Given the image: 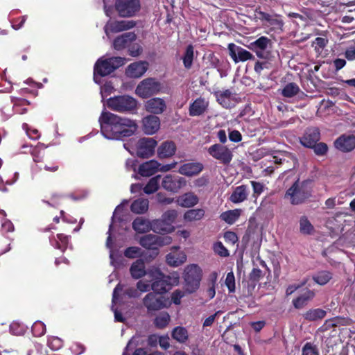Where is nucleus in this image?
Returning <instances> with one entry per match:
<instances>
[{
    "mask_svg": "<svg viewBox=\"0 0 355 355\" xmlns=\"http://www.w3.org/2000/svg\"><path fill=\"white\" fill-rule=\"evenodd\" d=\"M98 122L102 135L107 139L119 140L133 135L138 125L136 121L103 110Z\"/></svg>",
    "mask_w": 355,
    "mask_h": 355,
    "instance_id": "f257e3e1",
    "label": "nucleus"
},
{
    "mask_svg": "<svg viewBox=\"0 0 355 355\" xmlns=\"http://www.w3.org/2000/svg\"><path fill=\"white\" fill-rule=\"evenodd\" d=\"M125 58L122 57H112L107 59L100 58L94 67V80L101 83V77L106 76L125 64Z\"/></svg>",
    "mask_w": 355,
    "mask_h": 355,
    "instance_id": "f03ea898",
    "label": "nucleus"
},
{
    "mask_svg": "<svg viewBox=\"0 0 355 355\" xmlns=\"http://www.w3.org/2000/svg\"><path fill=\"white\" fill-rule=\"evenodd\" d=\"M137 101L128 95L112 97L107 101L110 109L120 113H133L137 109Z\"/></svg>",
    "mask_w": 355,
    "mask_h": 355,
    "instance_id": "7ed1b4c3",
    "label": "nucleus"
},
{
    "mask_svg": "<svg viewBox=\"0 0 355 355\" xmlns=\"http://www.w3.org/2000/svg\"><path fill=\"white\" fill-rule=\"evenodd\" d=\"M149 274L155 280L151 284V288L157 293H165L167 291V286H175L179 283L178 274L173 276L164 275L157 268L151 269Z\"/></svg>",
    "mask_w": 355,
    "mask_h": 355,
    "instance_id": "20e7f679",
    "label": "nucleus"
},
{
    "mask_svg": "<svg viewBox=\"0 0 355 355\" xmlns=\"http://www.w3.org/2000/svg\"><path fill=\"white\" fill-rule=\"evenodd\" d=\"M202 276V271L197 264H189L184 268L183 279L187 293H193L198 289Z\"/></svg>",
    "mask_w": 355,
    "mask_h": 355,
    "instance_id": "39448f33",
    "label": "nucleus"
},
{
    "mask_svg": "<svg viewBox=\"0 0 355 355\" xmlns=\"http://www.w3.org/2000/svg\"><path fill=\"white\" fill-rule=\"evenodd\" d=\"M114 9L121 17H135L141 9V0H114Z\"/></svg>",
    "mask_w": 355,
    "mask_h": 355,
    "instance_id": "423d86ee",
    "label": "nucleus"
},
{
    "mask_svg": "<svg viewBox=\"0 0 355 355\" xmlns=\"http://www.w3.org/2000/svg\"><path fill=\"white\" fill-rule=\"evenodd\" d=\"M178 216L176 210L165 211L160 219L153 220V231L158 234H168L174 230L173 223Z\"/></svg>",
    "mask_w": 355,
    "mask_h": 355,
    "instance_id": "0eeeda50",
    "label": "nucleus"
},
{
    "mask_svg": "<svg viewBox=\"0 0 355 355\" xmlns=\"http://www.w3.org/2000/svg\"><path fill=\"white\" fill-rule=\"evenodd\" d=\"M310 196V192L304 184L297 180L287 190L284 197L289 199L292 205H299L304 202Z\"/></svg>",
    "mask_w": 355,
    "mask_h": 355,
    "instance_id": "6e6552de",
    "label": "nucleus"
},
{
    "mask_svg": "<svg viewBox=\"0 0 355 355\" xmlns=\"http://www.w3.org/2000/svg\"><path fill=\"white\" fill-rule=\"evenodd\" d=\"M161 85L155 78H148L141 81L135 89V94L142 98H147L159 92Z\"/></svg>",
    "mask_w": 355,
    "mask_h": 355,
    "instance_id": "1a4fd4ad",
    "label": "nucleus"
},
{
    "mask_svg": "<svg viewBox=\"0 0 355 355\" xmlns=\"http://www.w3.org/2000/svg\"><path fill=\"white\" fill-rule=\"evenodd\" d=\"M144 306L148 311H158L171 305L168 299L155 293H148L143 299Z\"/></svg>",
    "mask_w": 355,
    "mask_h": 355,
    "instance_id": "9d476101",
    "label": "nucleus"
},
{
    "mask_svg": "<svg viewBox=\"0 0 355 355\" xmlns=\"http://www.w3.org/2000/svg\"><path fill=\"white\" fill-rule=\"evenodd\" d=\"M171 241L172 239L168 236L147 234L141 237L139 244L146 249L157 250L159 247L167 245Z\"/></svg>",
    "mask_w": 355,
    "mask_h": 355,
    "instance_id": "9b49d317",
    "label": "nucleus"
},
{
    "mask_svg": "<svg viewBox=\"0 0 355 355\" xmlns=\"http://www.w3.org/2000/svg\"><path fill=\"white\" fill-rule=\"evenodd\" d=\"M207 151L213 158L225 165L229 164L233 158L232 150L222 144H216L211 145Z\"/></svg>",
    "mask_w": 355,
    "mask_h": 355,
    "instance_id": "f8f14e48",
    "label": "nucleus"
},
{
    "mask_svg": "<svg viewBox=\"0 0 355 355\" xmlns=\"http://www.w3.org/2000/svg\"><path fill=\"white\" fill-rule=\"evenodd\" d=\"M157 141L153 138L144 137L137 144V155L139 157L148 158L154 154Z\"/></svg>",
    "mask_w": 355,
    "mask_h": 355,
    "instance_id": "ddd939ff",
    "label": "nucleus"
},
{
    "mask_svg": "<svg viewBox=\"0 0 355 355\" xmlns=\"http://www.w3.org/2000/svg\"><path fill=\"white\" fill-rule=\"evenodd\" d=\"M186 180L175 175H166L162 181V187L167 191L177 193L186 185Z\"/></svg>",
    "mask_w": 355,
    "mask_h": 355,
    "instance_id": "4468645a",
    "label": "nucleus"
},
{
    "mask_svg": "<svg viewBox=\"0 0 355 355\" xmlns=\"http://www.w3.org/2000/svg\"><path fill=\"white\" fill-rule=\"evenodd\" d=\"M136 22L133 20L109 21L104 27L107 37H110L111 33L127 31L134 28Z\"/></svg>",
    "mask_w": 355,
    "mask_h": 355,
    "instance_id": "2eb2a0df",
    "label": "nucleus"
},
{
    "mask_svg": "<svg viewBox=\"0 0 355 355\" xmlns=\"http://www.w3.org/2000/svg\"><path fill=\"white\" fill-rule=\"evenodd\" d=\"M227 49L229 55L236 64L240 62L254 60V56L250 51L234 43L229 44Z\"/></svg>",
    "mask_w": 355,
    "mask_h": 355,
    "instance_id": "dca6fc26",
    "label": "nucleus"
},
{
    "mask_svg": "<svg viewBox=\"0 0 355 355\" xmlns=\"http://www.w3.org/2000/svg\"><path fill=\"white\" fill-rule=\"evenodd\" d=\"M271 45V40L265 36H261L255 41L251 42L248 48L254 52L256 55L261 59H265L268 56L266 50Z\"/></svg>",
    "mask_w": 355,
    "mask_h": 355,
    "instance_id": "f3484780",
    "label": "nucleus"
},
{
    "mask_svg": "<svg viewBox=\"0 0 355 355\" xmlns=\"http://www.w3.org/2000/svg\"><path fill=\"white\" fill-rule=\"evenodd\" d=\"M166 107L167 105L165 100L159 97L151 98L144 103L146 111L155 116L164 112Z\"/></svg>",
    "mask_w": 355,
    "mask_h": 355,
    "instance_id": "a211bd4d",
    "label": "nucleus"
},
{
    "mask_svg": "<svg viewBox=\"0 0 355 355\" xmlns=\"http://www.w3.org/2000/svg\"><path fill=\"white\" fill-rule=\"evenodd\" d=\"M187 258L185 252L180 250L179 247H173L171 252L166 256V261L170 266L178 267L186 262Z\"/></svg>",
    "mask_w": 355,
    "mask_h": 355,
    "instance_id": "6ab92c4d",
    "label": "nucleus"
},
{
    "mask_svg": "<svg viewBox=\"0 0 355 355\" xmlns=\"http://www.w3.org/2000/svg\"><path fill=\"white\" fill-rule=\"evenodd\" d=\"M148 67V64L145 61L133 62L127 67L125 74L130 78H139L146 73Z\"/></svg>",
    "mask_w": 355,
    "mask_h": 355,
    "instance_id": "aec40b11",
    "label": "nucleus"
},
{
    "mask_svg": "<svg viewBox=\"0 0 355 355\" xmlns=\"http://www.w3.org/2000/svg\"><path fill=\"white\" fill-rule=\"evenodd\" d=\"M209 102L205 98L198 97L190 103L189 114L191 116L202 115L207 110Z\"/></svg>",
    "mask_w": 355,
    "mask_h": 355,
    "instance_id": "412c9836",
    "label": "nucleus"
},
{
    "mask_svg": "<svg viewBox=\"0 0 355 355\" xmlns=\"http://www.w3.org/2000/svg\"><path fill=\"white\" fill-rule=\"evenodd\" d=\"M142 125L146 135H153L159 129L160 120L155 115H148L143 119Z\"/></svg>",
    "mask_w": 355,
    "mask_h": 355,
    "instance_id": "4be33fe9",
    "label": "nucleus"
},
{
    "mask_svg": "<svg viewBox=\"0 0 355 355\" xmlns=\"http://www.w3.org/2000/svg\"><path fill=\"white\" fill-rule=\"evenodd\" d=\"M320 139V131L316 128H308L304 136L300 139L302 145L307 148H312Z\"/></svg>",
    "mask_w": 355,
    "mask_h": 355,
    "instance_id": "5701e85b",
    "label": "nucleus"
},
{
    "mask_svg": "<svg viewBox=\"0 0 355 355\" xmlns=\"http://www.w3.org/2000/svg\"><path fill=\"white\" fill-rule=\"evenodd\" d=\"M335 146L338 150L343 152H349L355 148L354 136H341L335 141Z\"/></svg>",
    "mask_w": 355,
    "mask_h": 355,
    "instance_id": "b1692460",
    "label": "nucleus"
},
{
    "mask_svg": "<svg viewBox=\"0 0 355 355\" xmlns=\"http://www.w3.org/2000/svg\"><path fill=\"white\" fill-rule=\"evenodd\" d=\"M249 195V189L246 185H241L235 187L229 198L234 204H239L247 200Z\"/></svg>",
    "mask_w": 355,
    "mask_h": 355,
    "instance_id": "393cba45",
    "label": "nucleus"
},
{
    "mask_svg": "<svg viewBox=\"0 0 355 355\" xmlns=\"http://www.w3.org/2000/svg\"><path fill=\"white\" fill-rule=\"evenodd\" d=\"M160 164L154 159L141 164L138 168V173L143 177H149L154 175L159 170Z\"/></svg>",
    "mask_w": 355,
    "mask_h": 355,
    "instance_id": "a878e982",
    "label": "nucleus"
},
{
    "mask_svg": "<svg viewBox=\"0 0 355 355\" xmlns=\"http://www.w3.org/2000/svg\"><path fill=\"white\" fill-rule=\"evenodd\" d=\"M260 18L266 21L273 29L282 31L284 23L280 15L261 12Z\"/></svg>",
    "mask_w": 355,
    "mask_h": 355,
    "instance_id": "bb28decb",
    "label": "nucleus"
},
{
    "mask_svg": "<svg viewBox=\"0 0 355 355\" xmlns=\"http://www.w3.org/2000/svg\"><path fill=\"white\" fill-rule=\"evenodd\" d=\"M136 40V35L132 32H128L117 37L113 42V47L116 50H121L128 46Z\"/></svg>",
    "mask_w": 355,
    "mask_h": 355,
    "instance_id": "cd10ccee",
    "label": "nucleus"
},
{
    "mask_svg": "<svg viewBox=\"0 0 355 355\" xmlns=\"http://www.w3.org/2000/svg\"><path fill=\"white\" fill-rule=\"evenodd\" d=\"M203 169V165L199 162H190L184 164L178 170V172L186 176H193L199 174Z\"/></svg>",
    "mask_w": 355,
    "mask_h": 355,
    "instance_id": "c85d7f7f",
    "label": "nucleus"
},
{
    "mask_svg": "<svg viewBox=\"0 0 355 355\" xmlns=\"http://www.w3.org/2000/svg\"><path fill=\"white\" fill-rule=\"evenodd\" d=\"M132 228L137 233L142 234L153 230V221L144 217H137L132 222Z\"/></svg>",
    "mask_w": 355,
    "mask_h": 355,
    "instance_id": "c756f323",
    "label": "nucleus"
},
{
    "mask_svg": "<svg viewBox=\"0 0 355 355\" xmlns=\"http://www.w3.org/2000/svg\"><path fill=\"white\" fill-rule=\"evenodd\" d=\"M198 197L192 192H188L180 196L177 199L178 205L182 207H192L198 203Z\"/></svg>",
    "mask_w": 355,
    "mask_h": 355,
    "instance_id": "7c9ffc66",
    "label": "nucleus"
},
{
    "mask_svg": "<svg viewBox=\"0 0 355 355\" xmlns=\"http://www.w3.org/2000/svg\"><path fill=\"white\" fill-rule=\"evenodd\" d=\"M176 147L173 141L162 143L157 149V155L159 158L172 157L175 153Z\"/></svg>",
    "mask_w": 355,
    "mask_h": 355,
    "instance_id": "2f4dec72",
    "label": "nucleus"
},
{
    "mask_svg": "<svg viewBox=\"0 0 355 355\" xmlns=\"http://www.w3.org/2000/svg\"><path fill=\"white\" fill-rule=\"evenodd\" d=\"M130 271L134 279L144 277L146 274L144 261L142 259L136 260L132 263Z\"/></svg>",
    "mask_w": 355,
    "mask_h": 355,
    "instance_id": "473e14b6",
    "label": "nucleus"
},
{
    "mask_svg": "<svg viewBox=\"0 0 355 355\" xmlns=\"http://www.w3.org/2000/svg\"><path fill=\"white\" fill-rule=\"evenodd\" d=\"M315 294L313 291L307 290L296 299L293 300V304L295 309H300L305 306L311 300Z\"/></svg>",
    "mask_w": 355,
    "mask_h": 355,
    "instance_id": "72a5a7b5",
    "label": "nucleus"
},
{
    "mask_svg": "<svg viewBox=\"0 0 355 355\" xmlns=\"http://www.w3.org/2000/svg\"><path fill=\"white\" fill-rule=\"evenodd\" d=\"M242 209H235L223 212L220 215V218L227 224H234L240 217Z\"/></svg>",
    "mask_w": 355,
    "mask_h": 355,
    "instance_id": "f704fd0d",
    "label": "nucleus"
},
{
    "mask_svg": "<svg viewBox=\"0 0 355 355\" xmlns=\"http://www.w3.org/2000/svg\"><path fill=\"white\" fill-rule=\"evenodd\" d=\"M217 101L225 108H230L232 106L231 101L232 92L230 89L218 92L215 94Z\"/></svg>",
    "mask_w": 355,
    "mask_h": 355,
    "instance_id": "c9c22d12",
    "label": "nucleus"
},
{
    "mask_svg": "<svg viewBox=\"0 0 355 355\" xmlns=\"http://www.w3.org/2000/svg\"><path fill=\"white\" fill-rule=\"evenodd\" d=\"M148 200L146 198L135 200L131 205V211L135 214H144L148 209Z\"/></svg>",
    "mask_w": 355,
    "mask_h": 355,
    "instance_id": "e433bc0d",
    "label": "nucleus"
},
{
    "mask_svg": "<svg viewBox=\"0 0 355 355\" xmlns=\"http://www.w3.org/2000/svg\"><path fill=\"white\" fill-rule=\"evenodd\" d=\"M172 338L180 343H184L189 338L188 331L185 327H176L171 333Z\"/></svg>",
    "mask_w": 355,
    "mask_h": 355,
    "instance_id": "4c0bfd02",
    "label": "nucleus"
},
{
    "mask_svg": "<svg viewBox=\"0 0 355 355\" xmlns=\"http://www.w3.org/2000/svg\"><path fill=\"white\" fill-rule=\"evenodd\" d=\"M205 214V211L203 209H189L184 213V219L189 222L200 220L204 217Z\"/></svg>",
    "mask_w": 355,
    "mask_h": 355,
    "instance_id": "58836bf2",
    "label": "nucleus"
},
{
    "mask_svg": "<svg viewBox=\"0 0 355 355\" xmlns=\"http://www.w3.org/2000/svg\"><path fill=\"white\" fill-rule=\"evenodd\" d=\"M123 290V286L121 284H118L113 291L112 295V310L114 313V320L116 322H123L124 318L122 315V314L119 312L116 309H114V304L116 303V300H118L119 293L121 292Z\"/></svg>",
    "mask_w": 355,
    "mask_h": 355,
    "instance_id": "ea45409f",
    "label": "nucleus"
},
{
    "mask_svg": "<svg viewBox=\"0 0 355 355\" xmlns=\"http://www.w3.org/2000/svg\"><path fill=\"white\" fill-rule=\"evenodd\" d=\"M326 315V311L321 309H310L304 314V318L309 321L321 320Z\"/></svg>",
    "mask_w": 355,
    "mask_h": 355,
    "instance_id": "a19ab883",
    "label": "nucleus"
},
{
    "mask_svg": "<svg viewBox=\"0 0 355 355\" xmlns=\"http://www.w3.org/2000/svg\"><path fill=\"white\" fill-rule=\"evenodd\" d=\"M160 178L161 175H159L150 178L144 188V193L146 194H151L157 191L159 189Z\"/></svg>",
    "mask_w": 355,
    "mask_h": 355,
    "instance_id": "79ce46f5",
    "label": "nucleus"
},
{
    "mask_svg": "<svg viewBox=\"0 0 355 355\" xmlns=\"http://www.w3.org/2000/svg\"><path fill=\"white\" fill-rule=\"evenodd\" d=\"M300 231L302 234L309 235L313 233L314 227L306 216L300 218Z\"/></svg>",
    "mask_w": 355,
    "mask_h": 355,
    "instance_id": "37998d69",
    "label": "nucleus"
},
{
    "mask_svg": "<svg viewBox=\"0 0 355 355\" xmlns=\"http://www.w3.org/2000/svg\"><path fill=\"white\" fill-rule=\"evenodd\" d=\"M171 317L166 312L160 313L154 320V324L158 329L165 328L169 323Z\"/></svg>",
    "mask_w": 355,
    "mask_h": 355,
    "instance_id": "c03bdc74",
    "label": "nucleus"
},
{
    "mask_svg": "<svg viewBox=\"0 0 355 355\" xmlns=\"http://www.w3.org/2000/svg\"><path fill=\"white\" fill-rule=\"evenodd\" d=\"M300 92L299 86L294 83H290L283 88L282 94L284 97L291 98L295 96Z\"/></svg>",
    "mask_w": 355,
    "mask_h": 355,
    "instance_id": "a18cd8bd",
    "label": "nucleus"
},
{
    "mask_svg": "<svg viewBox=\"0 0 355 355\" xmlns=\"http://www.w3.org/2000/svg\"><path fill=\"white\" fill-rule=\"evenodd\" d=\"M194 56L193 47L192 45H189L185 51L183 57V64L186 69H189L191 67Z\"/></svg>",
    "mask_w": 355,
    "mask_h": 355,
    "instance_id": "49530a36",
    "label": "nucleus"
},
{
    "mask_svg": "<svg viewBox=\"0 0 355 355\" xmlns=\"http://www.w3.org/2000/svg\"><path fill=\"white\" fill-rule=\"evenodd\" d=\"M11 102L13 103V108L15 113L22 114L26 112L27 110L26 108L20 109L21 106L28 103L26 100L11 97Z\"/></svg>",
    "mask_w": 355,
    "mask_h": 355,
    "instance_id": "de8ad7c7",
    "label": "nucleus"
},
{
    "mask_svg": "<svg viewBox=\"0 0 355 355\" xmlns=\"http://www.w3.org/2000/svg\"><path fill=\"white\" fill-rule=\"evenodd\" d=\"M123 206V203H121V205H118L114 211L112 219V224L110 225V228H109V230L107 232L109 236H107V241H106V246L108 248H111V246H112L111 233L110 232H111V230L112 228V225H113V223H115V220L117 218V215H119L120 214V212L122 211Z\"/></svg>",
    "mask_w": 355,
    "mask_h": 355,
    "instance_id": "09e8293b",
    "label": "nucleus"
},
{
    "mask_svg": "<svg viewBox=\"0 0 355 355\" xmlns=\"http://www.w3.org/2000/svg\"><path fill=\"white\" fill-rule=\"evenodd\" d=\"M331 274L329 272L321 271L313 276V279L317 284L320 285H324L331 279Z\"/></svg>",
    "mask_w": 355,
    "mask_h": 355,
    "instance_id": "8fccbe9b",
    "label": "nucleus"
},
{
    "mask_svg": "<svg viewBox=\"0 0 355 355\" xmlns=\"http://www.w3.org/2000/svg\"><path fill=\"white\" fill-rule=\"evenodd\" d=\"M57 240H55V243H52L56 248L61 250L62 251H64L69 243V238L67 236L64 235L63 234H57Z\"/></svg>",
    "mask_w": 355,
    "mask_h": 355,
    "instance_id": "3c124183",
    "label": "nucleus"
},
{
    "mask_svg": "<svg viewBox=\"0 0 355 355\" xmlns=\"http://www.w3.org/2000/svg\"><path fill=\"white\" fill-rule=\"evenodd\" d=\"M32 331L35 336H42L46 332V325L41 321H36L32 326Z\"/></svg>",
    "mask_w": 355,
    "mask_h": 355,
    "instance_id": "603ef678",
    "label": "nucleus"
},
{
    "mask_svg": "<svg viewBox=\"0 0 355 355\" xmlns=\"http://www.w3.org/2000/svg\"><path fill=\"white\" fill-rule=\"evenodd\" d=\"M214 250L216 254H218L222 257H227L230 254L227 248L223 245V244L220 241H218L214 243Z\"/></svg>",
    "mask_w": 355,
    "mask_h": 355,
    "instance_id": "864d4df0",
    "label": "nucleus"
},
{
    "mask_svg": "<svg viewBox=\"0 0 355 355\" xmlns=\"http://www.w3.org/2000/svg\"><path fill=\"white\" fill-rule=\"evenodd\" d=\"M225 284L230 293L235 291V277L233 272H230L227 274Z\"/></svg>",
    "mask_w": 355,
    "mask_h": 355,
    "instance_id": "5fc2aeb1",
    "label": "nucleus"
},
{
    "mask_svg": "<svg viewBox=\"0 0 355 355\" xmlns=\"http://www.w3.org/2000/svg\"><path fill=\"white\" fill-rule=\"evenodd\" d=\"M10 331L15 336L23 335L25 332V327L18 322H12L10 325Z\"/></svg>",
    "mask_w": 355,
    "mask_h": 355,
    "instance_id": "6e6d98bb",
    "label": "nucleus"
},
{
    "mask_svg": "<svg viewBox=\"0 0 355 355\" xmlns=\"http://www.w3.org/2000/svg\"><path fill=\"white\" fill-rule=\"evenodd\" d=\"M48 346L53 350H58L62 346V340L58 337H50L48 339Z\"/></svg>",
    "mask_w": 355,
    "mask_h": 355,
    "instance_id": "4d7b16f0",
    "label": "nucleus"
},
{
    "mask_svg": "<svg viewBox=\"0 0 355 355\" xmlns=\"http://www.w3.org/2000/svg\"><path fill=\"white\" fill-rule=\"evenodd\" d=\"M302 355H319V353L315 346L307 343L302 348Z\"/></svg>",
    "mask_w": 355,
    "mask_h": 355,
    "instance_id": "13d9d810",
    "label": "nucleus"
},
{
    "mask_svg": "<svg viewBox=\"0 0 355 355\" xmlns=\"http://www.w3.org/2000/svg\"><path fill=\"white\" fill-rule=\"evenodd\" d=\"M22 148H28V152L33 155V159L35 162H40L42 160V157L40 155L37 147H33L32 146L25 144L22 146Z\"/></svg>",
    "mask_w": 355,
    "mask_h": 355,
    "instance_id": "bf43d9fd",
    "label": "nucleus"
},
{
    "mask_svg": "<svg viewBox=\"0 0 355 355\" xmlns=\"http://www.w3.org/2000/svg\"><path fill=\"white\" fill-rule=\"evenodd\" d=\"M311 148H313L314 153L317 155H324L326 154L328 150L327 145L324 143H316Z\"/></svg>",
    "mask_w": 355,
    "mask_h": 355,
    "instance_id": "052dcab7",
    "label": "nucleus"
},
{
    "mask_svg": "<svg viewBox=\"0 0 355 355\" xmlns=\"http://www.w3.org/2000/svg\"><path fill=\"white\" fill-rule=\"evenodd\" d=\"M140 254L141 249L138 247H129L124 252V255L128 258H135Z\"/></svg>",
    "mask_w": 355,
    "mask_h": 355,
    "instance_id": "680f3d73",
    "label": "nucleus"
},
{
    "mask_svg": "<svg viewBox=\"0 0 355 355\" xmlns=\"http://www.w3.org/2000/svg\"><path fill=\"white\" fill-rule=\"evenodd\" d=\"M185 295V291L177 289L171 294V300L176 304L179 305L181 303V299Z\"/></svg>",
    "mask_w": 355,
    "mask_h": 355,
    "instance_id": "e2e57ef3",
    "label": "nucleus"
},
{
    "mask_svg": "<svg viewBox=\"0 0 355 355\" xmlns=\"http://www.w3.org/2000/svg\"><path fill=\"white\" fill-rule=\"evenodd\" d=\"M28 355H47L43 350V346L39 343H35L33 348L30 349Z\"/></svg>",
    "mask_w": 355,
    "mask_h": 355,
    "instance_id": "0e129e2a",
    "label": "nucleus"
},
{
    "mask_svg": "<svg viewBox=\"0 0 355 355\" xmlns=\"http://www.w3.org/2000/svg\"><path fill=\"white\" fill-rule=\"evenodd\" d=\"M22 127H23V129L26 131V135H28V137L30 139H37L40 137V135H39L37 130H36V129L31 130L29 128L28 124H26V123H24Z\"/></svg>",
    "mask_w": 355,
    "mask_h": 355,
    "instance_id": "69168bd1",
    "label": "nucleus"
},
{
    "mask_svg": "<svg viewBox=\"0 0 355 355\" xmlns=\"http://www.w3.org/2000/svg\"><path fill=\"white\" fill-rule=\"evenodd\" d=\"M250 183L253 189V196L254 197L259 196L263 191L264 185L262 183L255 181H251Z\"/></svg>",
    "mask_w": 355,
    "mask_h": 355,
    "instance_id": "338daca9",
    "label": "nucleus"
},
{
    "mask_svg": "<svg viewBox=\"0 0 355 355\" xmlns=\"http://www.w3.org/2000/svg\"><path fill=\"white\" fill-rule=\"evenodd\" d=\"M224 239L227 243H229L232 245L235 244L238 241L237 235L231 231L226 232L224 234Z\"/></svg>",
    "mask_w": 355,
    "mask_h": 355,
    "instance_id": "774afa93",
    "label": "nucleus"
}]
</instances>
